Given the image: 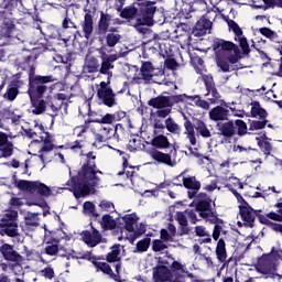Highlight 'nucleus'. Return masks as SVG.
Masks as SVG:
<instances>
[{"label": "nucleus", "instance_id": "nucleus-13", "mask_svg": "<svg viewBox=\"0 0 282 282\" xmlns=\"http://www.w3.org/2000/svg\"><path fill=\"white\" fill-rule=\"evenodd\" d=\"M178 180H182L183 186L185 188H188V197L189 199H193L197 195V191L202 188V183L195 178V176H187L185 177L184 174L178 175Z\"/></svg>", "mask_w": 282, "mask_h": 282}, {"label": "nucleus", "instance_id": "nucleus-26", "mask_svg": "<svg viewBox=\"0 0 282 282\" xmlns=\"http://www.w3.org/2000/svg\"><path fill=\"white\" fill-rule=\"evenodd\" d=\"M210 120L218 122V120H226L228 118V110L221 106H217L209 111Z\"/></svg>", "mask_w": 282, "mask_h": 282}, {"label": "nucleus", "instance_id": "nucleus-8", "mask_svg": "<svg viewBox=\"0 0 282 282\" xmlns=\"http://www.w3.org/2000/svg\"><path fill=\"white\" fill-rule=\"evenodd\" d=\"M17 186L18 188H20V191H29V193H39V195H43L44 197H50V195L54 193V189H51L47 185L39 181H20L18 182Z\"/></svg>", "mask_w": 282, "mask_h": 282}, {"label": "nucleus", "instance_id": "nucleus-47", "mask_svg": "<svg viewBox=\"0 0 282 282\" xmlns=\"http://www.w3.org/2000/svg\"><path fill=\"white\" fill-rule=\"evenodd\" d=\"M26 226H39V215L29 213L25 216Z\"/></svg>", "mask_w": 282, "mask_h": 282}, {"label": "nucleus", "instance_id": "nucleus-46", "mask_svg": "<svg viewBox=\"0 0 282 282\" xmlns=\"http://www.w3.org/2000/svg\"><path fill=\"white\" fill-rule=\"evenodd\" d=\"M17 96H19V88H17V86H9L4 94V98L12 101L15 100Z\"/></svg>", "mask_w": 282, "mask_h": 282}, {"label": "nucleus", "instance_id": "nucleus-57", "mask_svg": "<svg viewBox=\"0 0 282 282\" xmlns=\"http://www.w3.org/2000/svg\"><path fill=\"white\" fill-rule=\"evenodd\" d=\"M45 254L50 257H54V254L58 253V246L57 245H47L44 249Z\"/></svg>", "mask_w": 282, "mask_h": 282}, {"label": "nucleus", "instance_id": "nucleus-11", "mask_svg": "<svg viewBox=\"0 0 282 282\" xmlns=\"http://www.w3.org/2000/svg\"><path fill=\"white\" fill-rule=\"evenodd\" d=\"M109 83L101 82L99 88L97 90V96L101 102L106 105V107H113L116 105V95L111 88L107 87Z\"/></svg>", "mask_w": 282, "mask_h": 282}, {"label": "nucleus", "instance_id": "nucleus-53", "mask_svg": "<svg viewBox=\"0 0 282 282\" xmlns=\"http://www.w3.org/2000/svg\"><path fill=\"white\" fill-rule=\"evenodd\" d=\"M236 127L238 128V135H246L248 132V126L243 122V120H236Z\"/></svg>", "mask_w": 282, "mask_h": 282}, {"label": "nucleus", "instance_id": "nucleus-3", "mask_svg": "<svg viewBox=\"0 0 282 282\" xmlns=\"http://www.w3.org/2000/svg\"><path fill=\"white\" fill-rule=\"evenodd\" d=\"M198 197H203V199L197 203L196 208L185 210L187 219H189L191 224H197L199 220L197 215H199L205 221L217 224V212L212 208L210 198H207L205 194H200Z\"/></svg>", "mask_w": 282, "mask_h": 282}, {"label": "nucleus", "instance_id": "nucleus-17", "mask_svg": "<svg viewBox=\"0 0 282 282\" xmlns=\"http://www.w3.org/2000/svg\"><path fill=\"white\" fill-rule=\"evenodd\" d=\"M14 153V145L8 141V134L0 132V158H10Z\"/></svg>", "mask_w": 282, "mask_h": 282}, {"label": "nucleus", "instance_id": "nucleus-49", "mask_svg": "<svg viewBox=\"0 0 282 282\" xmlns=\"http://www.w3.org/2000/svg\"><path fill=\"white\" fill-rule=\"evenodd\" d=\"M260 34L262 36H265L267 39H270V41H276V33L268 28H261L259 29Z\"/></svg>", "mask_w": 282, "mask_h": 282}, {"label": "nucleus", "instance_id": "nucleus-23", "mask_svg": "<svg viewBox=\"0 0 282 282\" xmlns=\"http://www.w3.org/2000/svg\"><path fill=\"white\" fill-rule=\"evenodd\" d=\"M0 252L7 261H21V254L14 251V248L10 245H3Z\"/></svg>", "mask_w": 282, "mask_h": 282}, {"label": "nucleus", "instance_id": "nucleus-58", "mask_svg": "<svg viewBox=\"0 0 282 282\" xmlns=\"http://www.w3.org/2000/svg\"><path fill=\"white\" fill-rule=\"evenodd\" d=\"M197 237H210V234L208 230H206V227L204 226H196L194 229Z\"/></svg>", "mask_w": 282, "mask_h": 282}, {"label": "nucleus", "instance_id": "nucleus-45", "mask_svg": "<svg viewBox=\"0 0 282 282\" xmlns=\"http://www.w3.org/2000/svg\"><path fill=\"white\" fill-rule=\"evenodd\" d=\"M176 34H180V36H183V39H185L184 40L185 43H186V41H187V43H189L191 35L188 34V25L181 24L180 26H177Z\"/></svg>", "mask_w": 282, "mask_h": 282}, {"label": "nucleus", "instance_id": "nucleus-37", "mask_svg": "<svg viewBox=\"0 0 282 282\" xmlns=\"http://www.w3.org/2000/svg\"><path fill=\"white\" fill-rule=\"evenodd\" d=\"M191 102H194V105L196 107H199L200 109H210V104H208V101L206 100H203L202 97H199V95L189 96L188 105H191Z\"/></svg>", "mask_w": 282, "mask_h": 282}, {"label": "nucleus", "instance_id": "nucleus-7", "mask_svg": "<svg viewBox=\"0 0 282 282\" xmlns=\"http://www.w3.org/2000/svg\"><path fill=\"white\" fill-rule=\"evenodd\" d=\"M154 282H184V274H180L171 269L160 265L153 269Z\"/></svg>", "mask_w": 282, "mask_h": 282}, {"label": "nucleus", "instance_id": "nucleus-50", "mask_svg": "<svg viewBox=\"0 0 282 282\" xmlns=\"http://www.w3.org/2000/svg\"><path fill=\"white\" fill-rule=\"evenodd\" d=\"M217 65L218 67L221 69V72H232L235 70V67L230 66V64H228V62L221 59V56L217 57Z\"/></svg>", "mask_w": 282, "mask_h": 282}, {"label": "nucleus", "instance_id": "nucleus-10", "mask_svg": "<svg viewBox=\"0 0 282 282\" xmlns=\"http://www.w3.org/2000/svg\"><path fill=\"white\" fill-rule=\"evenodd\" d=\"M228 28L229 32H234L235 41L239 43L242 52L248 54V52H250V45H248V39H246V35H243V30H241L239 24H237V22L234 20L228 21Z\"/></svg>", "mask_w": 282, "mask_h": 282}, {"label": "nucleus", "instance_id": "nucleus-55", "mask_svg": "<svg viewBox=\"0 0 282 282\" xmlns=\"http://www.w3.org/2000/svg\"><path fill=\"white\" fill-rule=\"evenodd\" d=\"M99 206L102 210H106L107 213H113V210H116L113 203L109 200H101Z\"/></svg>", "mask_w": 282, "mask_h": 282}, {"label": "nucleus", "instance_id": "nucleus-30", "mask_svg": "<svg viewBox=\"0 0 282 282\" xmlns=\"http://www.w3.org/2000/svg\"><path fill=\"white\" fill-rule=\"evenodd\" d=\"M94 265L97 269V272H104V274H108L113 281L120 282L118 275L113 274V270H111V267L107 262H94Z\"/></svg>", "mask_w": 282, "mask_h": 282}, {"label": "nucleus", "instance_id": "nucleus-18", "mask_svg": "<svg viewBox=\"0 0 282 282\" xmlns=\"http://www.w3.org/2000/svg\"><path fill=\"white\" fill-rule=\"evenodd\" d=\"M210 28H213V22L206 18H202L197 21L192 32L194 36H204L210 33Z\"/></svg>", "mask_w": 282, "mask_h": 282}, {"label": "nucleus", "instance_id": "nucleus-2", "mask_svg": "<svg viewBox=\"0 0 282 282\" xmlns=\"http://www.w3.org/2000/svg\"><path fill=\"white\" fill-rule=\"evenodd\" d=\"M56 80L53 76H34L30 77L29 82V90L28 94L31 98V112L35 116H41V113L45 112L47 109V105L43 99L35 98H45V94H47V98H52V88H47L46 83H54Z\"/></svg>", "mask_w": 282, "mask_h": 282}, {"label": "nucleus", "instance_id": "nucleus-40", "mask_svg": "<svg viewBox=\"0 0 282 282\" xmlns=\"http://www.w3.org/2000/svg\"><path fill=\"white\" fill-rule=\"evenodd\" d=\"M85 215H88V217H98V214L96 213V205L91 202H85L83 205Z\"/></svg>", "mask_w": 282, "mask_h": 282}, {"label": "nucleus", "instance_id": "nucleus-16", "mask_svg": "<svg viewBox=\"0 0 282 282\" xmlns=\"http://www.w3.org/2000/svg\"><path fill=\"white\" fill-rule=\"evenodd\" d=\"M240 217L243 220V225L252 228L254 219H257V213L250 207V205L245 204L240 206Z\"/></svg>", "mask_w": 282, "mask_h": 282}, {"label": "nucleus", "instance_id": "nucleus-35", "mask_svg": "<svg viewBox=\"0 0 282 282\" xmlns=\"http://www.w3.org/2000/svg\"><path fill=\"white\" fill-rule=\"evenodd\" d=\"M121 254H122V246L115 245L111 248V252H109L107 256V261L109 263H116V261H120Z\"/></svg>", "mask_w": 282, "mask_h": 282}, {"label": "nucleus", "instance_id": "nucleus-20", "mask_svg": "<svg viewBox=\"0 0 282 282\" xmlns=\"http://www.w3.org/2000/svg\"><path fill=\"white\" fill-rule=\"evenodd\" d=\"M99 34H107V32H118L116 26H111V15L101 13L98 23Z\"/></svg>", "mask_w": 282, "mask_h": 282}, {"label": "nucleus", "instance_id": "nucleus-33", "mask_svg": "<svg viewBox=\"0 0 282 282\" xmlns=\"http://www.w3.org/2000/svg\"><path fill=\"white\" fill-rule=\"evenodd\" d=\"M152 147L155 149H169L171 147V142H169V138L164 134H159L152 140Z\"/></svg>", "mask_w": 282, "mask_h": 282}, {"label": "nucleus", "instance_id": "nucleus-24", "mask_svg": "<svg viewBox=\"0 0 282 282\" xmlns=\"http://www.w3.org/2000/svg\"><path fill=\"white\" fill-rule=\"evenodd\" d=\"M116 58L112 57H102V63L100 67V74H105L108 77V80L106 83H111V77L113 76V73L110 69H113V66L111 63H113Z\"/></svg>", "mask_w": 282, "mask_h": 282}, {"label": "nucleus", "instance_id": "nucleus-48", "mask_svg": "<svg viewBox=\"0 0 282 282\" xmlns=\"http://www.w3.org/2000/svg\"><path fill=\"white\" fill-rule=\"evenodd\" d=\"M0 268H1L2 272H9V270H19L21 272V264H19V263L2 262V263H0Z\"/></svg>", "mask_w": 282, "mask_h": 282}, {"label": "nucleus", "instance_id": "nucleus-9", "mask_svg": "<svg viewBox=\"0 0 282 282\" xmlns=\"http://www.w3.org/2000/svg\"><path fill=\"white\" fill-rule=\"evenodd\" d=\"M214 50L217 58H219V56H225V58H228V61L231 62L232 65L237 63V57L228 56V53L235 50V43L218 40L217 42H215Z\"/></svg>", "mask_w": 282, "mask_h": 282}, {"label": "nucleus", "instance_id": "nucleus-28", "mask_svg": "<svg viewBox=\"0 0 282 282\" xmlns=\"http://www.w3.org/2000/svg\"><path fill=\"white\" fill-rule=\"evenodd\" d=\"M218 131L225 138H232L236 133L235 123L232 121L220 123L218 124Z\"/></svg>", "mask_w": 282, "mask_h": 282}, {"label": "nucleus", "instance_id": "nucleus-42", "mask_svg": "<svg viewBox=\"0 0 282 282\" xmlns=\"http://www.w3.org/2000/svg\"><path fill=\"white\" fill-rule=\"evenodd\" d=\"M171 268V272H177V274H188L186 265L182 264L180 261H173Z\"/></svg>", "mask_w": 282, "mask_h": 282}, {"label": "nucleus", "instance_id": "nucleus-32", "mask_svg": "<svg viewBox=\"0 0 282 282\" xmlns=\"http://www.w3.org/2000/svg\"><path fill=\"white\" fill-rule=\"evenodd\" d=\"M195 130L197 134L200 135L202 138H206V139L213 138V133L208 129V126H206L205 122L202 120L196 121Z\"/></svg>", "mask_w": 282, "mask_h": 282}, {"label": "nucleus", "instance_id": "nucleus-29", "mask_svg": "<svg viewBox=\"0 0 282 282\" xmlns=\"http://www.w3.org/2000/svg\"><path fill=\"white\" fill-rule=\"evenodd\" d=\"M216 257L219 263H226V259H228V252L226 251V241H224V239H219L217 242Z\"/></svg>", "mask_w": 282, "mask_h": 282}, {"label": "nucleus", "instance_id": "nucleus-62", "mask_svg": "<svg viewBox=\"0 0 282 282\" xmlns=\"http://www.w3.org/2000/svg\"><path fill=\"white\" fill-rule=\"evenodd\" d=\"M174 102H189L191 96L183 94V95H176L173 97Z\"/></svg>", "mask_w": 282, "mask_h": 282}, {"label": "nucleus", "instance_id": "nucleus-44", "mask_svg": "<svg viewBox=\"0 0 282 282\" xmlns=\"http://www.w3.org/2000/svg\"><path fill=\"white\" fill-rule=\"evenodd\" d=\"M95 122H99V124L105 126L113 124V122H116V115L107 113L100 119H96Z\"/></svg>", "mask_w": 282, "mask_h": 282}, {"label": "nucleus", "instance_id": "nucleus-39", "mask_svg": "<svg viewBox=\"0 0 282 282\" xmlns=\"http://www.w3.org/2000/svg\"><path fill=\"white\" fill-rule=\"evenodd\" d=\"M128 149L130 151H140V149H142L144 147V144H142V140H140V138L138 137H132L130 140H129V143H128Z\"/></svg>", "mask_w": 282, "mask_h": 282}, {"label": "nucleus", "instance_id": "nucleus-56", "mask_svg": "<svg viewBox=\"0 0 282 282\" xmlns=\"http://www.w3.org/2000/svg\"><path fill=\"white\" fill-rule=\"evenodd\" d=\"M152 250H154V252H162V250H166V243L162 240H154L152 243Z\"/></svg>", "mask_w": 282, "mask_h": 282}, {"label": "nucleus", "instance_id": "nucleus-14", "mask_svg": "<svg viewBox=\"0 0 282 282\" xmlns=\"http://www.w3.org/2000/svg\"><path fill=\"white\" fill-rule=\"evenodd\" d=\"M153 76H155V68L153 67V64L145 62L142 64L140 73L134 75L133 80L134 83L140 84L142 80H151Z\"/></svg>", "mask_w": 282, "mask_h": 282}, {"label": "nucleus", "instance_id": "nucleus-19", "mask_svg": "<svg viewBox=\"0 0 282 282\" xmlns=\"http://www.w3.org/2000/svg\"><path fill=\"white\" fill-rule=\"evenodd\" d=\"M82 29L85 39L89 41V39H91V34H94V15L91 14V11H86L84 21L82 22Z\"/></svg>", "mask_w": 282, "mask_h": 282}, {"label": "nucleus", "instance_id": "nucleus-36", "mask_svg": "<svg viewBox=\"0 0 282 282\" xmlns=\"http://www.w3.org/2000/svg\"><path fill=\"white\" fill-rule=\"evenodd\" d=\"M165 129L170 133H174V134L182 133V127H180V124H177V122H175V120L171 117L165 119Z\"/></svg>", "mask_w": 282, "mask_h": 282}, {"label": "nucleus", "instance_id": "nucleus-5", "mask_svg": "<svg viewBox=\"0 0 282 282\" xmlns=\"http://www.w3.org/2000/svg\"><path fill=\"white\" fill-rule=\"evenodd\" d=\"M155 6H147L141 8V15L137 17L135 30L140 34H147L149 28L153 25V15L155 14Z\"/></svg>", "mask_w": 282, "mask_h": 282}, {"label": "nucleus", "instance_id": "nucleus-21", "mask_svg": "<svg viewBox=\"0 0 282 282\" xmlns=\"http://www.w3.org/2000/svg\"><path fill=\"white\" fill-rule=\"evenodd\" d=\"M99 68L100 63L98 62V58L87 55L83 67V74H95Z\"/></svg>", "mask_w": 282, "mask_h": 282}, {"label": "nucleus", "instance_id": "nucleus-52", "mask_svg": "<svg viewBox=\"0 0 282 282\" xmlns=\"http://www.w3.org/2000/svg\"><path fill=\"white\" fill-rule=\"evenodd\" d=\"M23 118V112L19 111V110H14L13 112L10 113L9 116V120H11V122L13 124H19V122H21V119Z\"/></svg>", "mask_w": 282, "mask_h": 282}, {"label": "nucleus", "instance_id": "nucleus-25", "mask_svg": "<svg viewBox=\"0 0 282 282\" xmlns=\"http://www.w3.org/2000/svg\"><path fill=\"white\" fill-rule=\"evenodd\" d=\"M138 215L137 214H127L122 217L124 221V228L128 232H135V227L138 226Z\"/></svg>", "mask_w": 282, "mask_h": 282}, {"label": "nucleus", "instance_id": "nucleus-15", "mask_svg": "<svg viewBox=\"0 0 282 282\" xmlns=\"http://www.w3.org/2000/svg\"><path fill=\"white\" fill-rule=\"evenodd\" d=\"M82 239L88 248H96L102 241V236L99 230L93 229L91 231H83Z\"/></svg>", "mask_w": 282, "mask_h": 282}, {"label": "nucleus", "instance_id": "nucleus-51", "mask_svg": "<svg viewBox=\"0 0 282 282\" xmlns=\"http://www.w3.org/2000/svg\"><path fill=\"white\" fill-rule=\"evenodd\" d=\"M186 217H187L186 212L185 213L177 212L175 214V219L180 224V226H188V219Z\"/></svg>", "mask_w": 282, "mask_h": 282}, {"label": "nucleus", "instance_id": "nucleus-38", "mask_svg": "<svg viewBox=\"0 0 282 282\" xmlns=\"http://www.w3.org/2000/svg\"><path fill=\"white\" fill-rule=\"evenodd\" d=\"M120 39H122V36L118 33H108L106 36V43L108 47H116V45L120 43Z\"/></svg>", "mask_w": 282, "mask_h": 282}, {"label": "nucleus", "instance_id": "nucleus-34", "mask_svg": "<svg viewBox=\"0 0 282 282\" xmlns=\"http://www.w3.org/2000/svg\"><path fill=\"white\" fill-rule=\"evenodd\" d=\"M148 105L150 107H153L154 109H163L164 107H169L171 105V101H169V98L166 97H156L150 99Z\"/></svg>", "mask_w": 282, "mask_h": 282}, {"label": "nucleus", "instance_id": "nucleus-27", "mask_svg": "<svg viewBox=\"0 0 282 282\" xmlns=\"http://www.w3.org/2000/svg\"><path fill=\"white\" fill-rule=\"evenodd\" d=\"M184 135H186V139L189 140V144H192V147H195V144H197L195 126H193V122H191V120H186V122L184 123Z\"/></svg>", "mask_w": 282, "mask_h": 282}, {"label": "nucleus", "instance_id": "nucleus-1", "mask_svg": "<svg viewBox=\"0 0 282 282\" xmlns=\"http://www.w3.org/2000/svg\"><path fill=\"white\" fill-rule=\"evenodd\" d=\"M87 164H85L78 172L77 177H72L67 183L69 191L74 193L76 199L86 197V195H94L96 188L100 186V176L102 172L96 169V154L89 152L86 154ZM99 174V175H98Z\"/></svg>", "mask_w": 282, "mask_h": 282}, {"label": "nucleus", "instance_id": "nucleus-4", "mask_svg": "<svg viewBox=\"0 0 282 282\" xmlns=\"http://www.w3.org/2000/svg\"><path fill=\"white\" fill-rule=\"evenodd\" d=\"M40 138V141L33 140L29 144V149L32 155H39L40 160L45 163L47 162V153L54 150V143L52 142V137L47 132H43Z\"/></svg>", "mask_w": 282, "mask_h": 282}, {"label": "nucleus", "instance_id": "nucleus-64", "mask_svg": "<svg viewBox=\"0 0 282 282\" xmlns=\"http://www.w3.org/2000/svg\"><path fill=\"white\" fill-rule=\"evenodd\" d=\"M269 8H282V0H262Z\"/></svg>", "mask_w": 282, "mask_h": 282}, {"label": "nucleus", "instance_id": "nucleus-41", "mask_svg": "<svg viewBox=\"0 0 282 282\" xmlns=\"http://www.w3.org/2000/svg\"><path fill=\"white\" fill-rule=\"evenodd\" d=\"M101 226L106 228V230H113L116 228V220L109 215H105L102 217Z\"/></svg>", "mask_w": 282, "mask_h": 282}, {"label": "nucleus", "instance_id": "nucleus-22", "mask_svg": "<svg viewBox=\"0 0 282 282\" xmlns=\"http://www.w3.org/2000/svg\"><path fill=\"white\" fill-rule=\"evenodd\" d=\"M150 155L152 160H155V162H160L161 164H166L167 166H175L177 164L171 156L164 152H160L158 150H154L150 152Z\"/></svg>", "mask_w": 282, "mask_h": 282}, {"label": "nucleus", "instance_id": "nucleus-60", "mask_svg": "<svg viewBox=\"0 0 282 282\" xmlns=\"http://www.w3.org/2000/svg\"><path fill=\"white\" fill-rule=\"evenodd\" d=\"M170 113H171V105L163 108H159V110L156 111L158 118H166V116H169Z\"/></svg>", "mask_w": 282, "mask_h": 282}, {"label": "nucleus", "instance_id": "nucleus-59", "mask_svg": "<svg viewBox=\"0 0 282 282\" xmlns=\"http://www.w3.org/2000/svg\"><path fill=\"white\" fill-rule=\"evenodd\" d=\"M258 144H259L260 149L263 150L265 155H270V151H272V144H270V142H268V141H258Z\"/></svg>", "mask_w": 282, "mask_h": 282}, {"label": "nucleus", "instance_id": "nucleus-63", "mask_svg": "<svg viewBox=\"0 0 282 282\" xmlns=\"http://www.w3.org/2000/svg\"><path fill=\"white\" fill-rule=\"evenodd\" d=\"M265 127V121H252L250 123V130L257 131L259 129H263Z\"/></svg>", "mask_w": 282, "mask_h": 282}, {"label": "nucleus", "instance_id": "nucleus-6", "mask_svg": "<svg viewBox=\"0 0 282 282\" xmlns=\"http://www.w3.org/2000/svg\"><path fill=\"white\" fill-rule=\"evenodd\" d=\"M17 217H19V213L17 210L7 212L1 220L0 226H2V235H7L8 237H19V224H17Z\"/></svg>", "mask_w": 282, "mask_h": 282}, {"label": "nucleus", "instance_id": "nucleus-31", "mask_svg": "<svg viewBox=\"0 0 282 282\" xmlns=\"http://www.w3.org/2000/svg\"><path fill=\"white\" fill-rule=\"evenodd\" d=\"M207 100L210 101L212 105H221V95L217 91V88L213 86H207Z\"/></svg>", "mask_w": 282, "mask_h": 282}, {"label": "nucleus", "instance_id": "nucleus-43", "mask_svg": "<svg viewBox=\"0 0 282 282\" xmlns=\"http://www.w3.org/2000/svg\"><path fill=\"white\" fill-rule=\"evenodd\" d=\"M276 208H279V214L269 213V219H273L274 221H282V198L279 199L278 204H275Z\"/></svg>", "mask_w": 282, "mask_h": 282}, {"label": "nucleus", "instance_id": "nucleus-12", "mask_svg": "<svg viewBox=\"0 0 282 282\" xmlns=\"http://www.w3.org/2000/svg\"><path fill=\"white\" fill-rule=\"evenodd\" d=\"M116 128L113 126L99 124L94 128V135L97 142H107L116 137Z\"/></svg>", "mask_w": 282, "mask_h": 282}, {"label": "nucleus", "instance_id": "nucleus-61", "mask_svg": "<svg viewBox=\"0 0 282 282\" xmlns=\"http://www.w3.org/2000/svg\"><path fill=\"white\" fill-rule=\"evenodd\" d=\"M42 276H44L45 279H50L52 280V278L54 276V269H52V267H46L45 269H43L41 271Z\"/></svg>", "mask_w": 282, "mask_h": 282}, {"label": "nucleus", "instance_id": "nucleus-54", "mask_svg": "<svg viewBox=\"0 0 282 282\" xmlns=\"http://www.w3.org/2000/svg\"><path fill=\"white\" fill-rule=\"evenodd\" d=\"M149 246H151V240L143 239L137 243V250L139 252H147L149 250Z\"/></svg>", "mask_w": 282, "mask_h": 282}]
</instances>
